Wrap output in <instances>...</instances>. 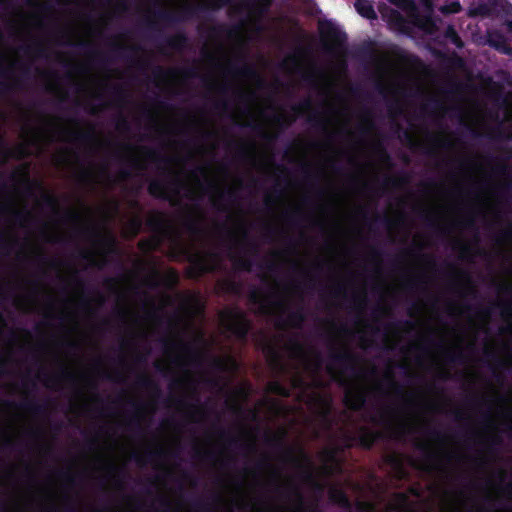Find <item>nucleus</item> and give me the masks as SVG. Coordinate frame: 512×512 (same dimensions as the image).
<instances>
[{
	"instance_id": "nucleus-1",
	"label": "nucleus",
	"mask_w": 512,
	"mask_h": 512,
	"mask_svg": "<svg viewBox=\"0 0 512 512\" xmlns=\"http://www.w3.org/2000/svg\"><path fill=\"white\" fill-rule=\"evenodd\" d=\"M265 443L275 448L276 450H279L282 452V460L286 463H290L293 466L300 468L303 470L304 478L309 481H314L313 474L310 470V467L307 465H304L299 458H297L294 454V448L291 446H287L284 440L283 435H268L265 438Z\"/></svg>"
},
{
	"instance_id": "nucleus-2",
	"label": "nucleus",
	"mask_w": 512,
	"mask_h": 512,
	"mask_svg": "<svg viewBox=\"0 0 512 512\" xmlns=\"http://www.w3.org/2000/svg\"><path fill=\"white\" fill-rule=\"evenodd\" d=\"M330 363L328 365V371L332 372L334 367H339L344 372H350L353 375H357L359 362V356L350 351L349 349H342L339 351H331L329 354Z\"/></svg>"
},
{
	"instance_id": "nucleus-3",
	"label": "nucleus",
	"mask_w": 512,
	"mask_h": 512,
	"mask_svg": "<svg viewBox=\"0 0 512 512\" xmlns=\"http://www.w3.org/2000/svg\"><path fill=\"white\" fill-rule=\"evenodd\" d=\"M218 256L215 253H196L189 256L190 269L189 274L192 278H200L208 273H213L217 269L215 263Z\"/></svg>"
},
{
	"instance_id": "nucleus-4",
	"label": "nucleus",
	"mask_w": 512,
	"mask_h": 512,
	"mask_svg": "<svg viewBox=\"0 0 512 512\" xmlns=\"http://www.w3.org/2000/svg\"><path fill=\"white\" fill-rule=\"evenodd\" d=\"M227 330L239 341L246 342L251 330V322L241 310H229L227 312Z\"/></svg>"
},
{
	"instance_id": "nucleus-5",
	"label": "nucleus",
	"mask_w": 512,
	"mask_h": 512,
	"mask_svg": "<svg viewBox=\"0 0 512 512\" xmlns=\"http://www.w3.org/2000/svg\"><path fill=\"white\" fill-rule=\"evenodd\" d=\"M163 348L166 353L180 350L187 354L190 362L195 366H200L203 361L204 354L193 344L184 342L183 340H171L165 338L162 340Z\"/></svg>"
},
{
	"instance_id": "nucleus-6",
	"label": "nucleus",
	"mask_w": 512,
	"mask_h": 512,
	"mask_svg": "<svg viewBox=\"0 0 512 512\" xmlns=\"http://www.w3.org/2000/svg\"><path fill=\"white\" fill-rule=\"evenodd\" d=\"M182 184V181L177 177L170 182L162 179H153L149 182L148 193L156 199L170 200V191L177 195Z\"/></svg>"
},
{
	"instance_id": "nucleus-7",
	"label": "nucleus",
	"mask_w": 512,
	"mask_h": 512,
	"mask_svg": "<svg viewBox=\"0 0 512 512\" xmlns=\"http://www.w3.org/2000/svg\"><path fill=\"white\" fill-rule=\"evenodd\" d=\"M319 33L323 39L331 42L327 48L331 51L343 47L347 41L346 33L328 20L319 23Z\"/></svg>"
},
{
	"instance_id": "nucleus-8",
	"label": "nucleus",
	"mask_w": 512,
	"mask_h": 512,
	"mask_svg": "<svg viewBox=\"0 0 512 512\" xmlns=\"http://www.w3.org/2000/svg\"><path fill=\"white\" fill-rule=\"evenodd\" d=\"M380 438L381 434L378 431H374L368 427H361L357 435L345 434V440L347 442L346 447H351L352 443L355 442L364 450H371Z\"/></svg>"
},
{
	"instance_id": "nucleus-9",
	"label": "nucleus",
	"mask_w": 512,
	"mask_h": 512,
	"mask_svg": "<svg viewBox=\"0 0 512 512\" xmlns=\"http://www.w3.org/2000/svg\"><path fill=\"white\" fill-rule=\"evenodd\" d=\"M176 73L181 74L184 78H196L198 77V71L196 67H185L182 69H164L161 66H156L153 69V76L156 79H165L170 75H175Z\"/></svg>"
},
{
	"instance_id": "nucleus-10",
	"label": "nucleus",
	"mask_w": 512,
	"mask_h": 512,
	"mask_svg": "<svg viewBox=\"0 0 512 512\" xmlns=\"http://www.w3.org/2000/svg\"><path fill=\"white\" fill-rule=\"evenodd\" d=\"M488 44L497 51L511 55L512 48L507 42L506 37L499 31H493L488 34Z\"/></svg>"
},
{
	"instance_id": "nucleus-11",
	"label": "nucleus",
	"mask_w": 512,
	"mask_h": 512,
	"mask_svg": "<svg viewBox=\"0 0 512 512\" xmlns=\"http://www.w3.org/2000/svg\"><path fill=\"white\" fill-rule=\"evenodd\" d=\"M12 75L11 67H4L0 65V78L7 79ZM21 88L20 79H15L13 82H7L0 79V92L2 94H8L16 89Z\"/></svg>"
},
{
	"instance_id": "nucleus-12",
	"label": "nucleus",
	"mask_w": 512,
	"mask_h": 512,
	"mask_svg": "<svg viewBox=\"0 0 512 512\" xmlns=\"http://www.w3.org/2000/svg\"><path fill=\"white\" fill-rule=\"evenodd\" d=\"M366 403V395L362 391L352 392L347 391L344 397V404L354 410H361Z\"/></svg>"
},
{
	"instance_id": "nucleus-13",
	"label": "nucleus",
	"mask_w": 512,
	"mask_h": 512,
	"mask_svg": "<svg viewBox=\"0 0 512 512\" xmlns=\"http://www.w3.org/2000/svg\"><path fill=\"white\" fill-rule=\"evenodd\" d=\"M189 39L184 32H178L175 35L164 37V46L176 51H183L188 46Z\"/></svg>"
},
{
	"instance_id": "nucleus-14",
	"label": "nucleus",
	"mask_w": 512,
	"mask_h": 512,
	"mask_svg": "<svg viewBox=\"0 0 512 512\" xmlns=\"http://www.w3.org/2000/svg\"><path fill=\"white\" fill-rule=\"evenodd\" d=\"M8 406H17L15 402H6ZM18 406L28 412H31L35 415H43L47 411V405L38 403L34 399H26L18 404Z\"/></svg>"
},
{
	"instance_id": "nucleus-15",
	"label": "nucleus",
	"mask_w": 512,
	"mask_h": 512,
	"mask_svg": "<svg viewBox=\"0 0 512 512\" xmlns=\"http://www.w3.org/2000/svg\"><path fill=\"white\" fill-rule=\"evenodd\" d=\"M136 385L139 388L150 391L157 398L162 395V391L158 383L147 374H140L136 379Z\"/></svg>"
},
{
	"instance_id": "nucleus-16",
	"label": "nucleus",
	"mask_w": 512,
	"mask_h": 512,
	"mask_svg": "<svg viewBox=\"0 0 512 512\" xmlns=\"http://www.w3.org/2000/svg\"><path fill=\"white\" fill-rule=\"evenodd\" d=\"M329 500L342 508L349 509L351 507V502L346 494V492L338 487H331L328 492Z\"/></svg>"
},
{
	"instance_id": "nucleus-17",
	"label": "nucleus",
	"mask_w": 512,
	"mask_h": 512,
	"mask_svg": "<svg viewBox=\"0 0 512 512\" xmlns=\"http://www.w3.org/2000/svg\"><path fill=\"white\" fill-rule=\"evenodd\" d=\"M227 71L229 74L234 75V76L248 77V78L257 76L256 69L248 63H244L243 65L238 66L235 63L230 62L228 65Z\"/></svg>"
},
{
	"instance_id": "nucleus-18",
	"label": "nucleus",
	"mask_w": 512,
	"mask_h": 512,
	"mask_svg": "<svg viewBox=\"0 0 512 512\" xmlns=\"http://www.w3.org/2000/svg\"><path fill=\"white\" fill-rule=\"evenodd\" d=\"M355 9L362 17L366 19L373 20L377 17L371 0H356Z\"/></svg>"
},
{
	"instance_id": "nucleus-19",
	"label": "nucleus",
	"mask_w": 512,
	"mask_h": 512,
	"mask_svg": "<svg viewBox=\"0 0 512 512\" xmlns=\"http://www.w3.org/2000/svg\"><path fill=\"white\" fill-rule=\"evenodd\" d=\"M76 45L85 50L98 65L104 67L108 63V58L102 52L92 50L88 42L80 41Z\"/></svg>"
},
{
	"instance_id": "nucleus-20",
	"label": "nucleus",
	"mask_w": 512,
	"mask_h": 512,
	"mask_svg": "<svg viewBox=\"0 0 512 512\" xmlns=\"http://www.w3.org/2000/svg\"><path fill=\"white\" fill-rule=\"evenodd\" d=\"M164 455H165V453L162 449L148 450L145 453V459H144V457H142L136 453L133 454V459L139 466H143L147 462H152V461H155V460H158V459L164 457Z\"/></svg>"
},
{
	"instance_id": "nucleus-21",
	"label": "nucleus",
	"mask_w": 512,
	"mask_h": 512,
	"mask_svg": "<svg viewBox=\"0 0 512 512\" xmlns=\"http://www.w3.org/2000/svg\"><path fill=\"white\" fill-rule=\"evenodd\" d=\"M44 375H45V384L49 388H55L56 384H58L61 379H65V380L71 381V382L75 380L74 375L66 369H63L59 375L51 376L46 373Z\"/></svg>"
},
{
	"instance_id": "nucleus-22",
	"label": "nucleus",
	"mask_w": 512,
	"mask_h": 512,
	"mask_svg": "<svg viewBox=\"0 0 512 512\" xmlns=\"http://www.w3.org/2000/svg\"><path fill=\"white\" fill-rule=\"evenodd\" d=\"M305 320L306 315L304 313L303 308L301 307L288 314L286 324L294 328H301Z\"/></svg>"
},
{
	"instance_id": "nucleus-23",
	"label": "nucleus",
	"mask_w": 512,
	"mask_h": 512,
	"mask_svg": "<svg viewBox=\"0 0 512 512\" xmlns=\"http://www.w3.org/2000/svg\"><path fill=\"white\" fill-rule=\"evenodd\" d=\"M146 225L150 230L155 232H162L166 230V220L163 215L158 212L147 220Z\"/></svg>"
},
{
	"instance_id": "nucleus-24",
	"label": "nucleus",
	"mask_w": 512,
	"mask_h": 512,
	"mask_svg": "<svg viewBox=\"0 0 512 512\" xmlns=\"http://www.w3.org/2000/svg\"><path fill=\"white\" fill-rule=\"evenodd\" d=\"M162 243V239L159 236H153L150 239H143L138 243V247L141 251L149 253L156 251Z\"/></svg>"
},
{
	"instance_id": "nucleus-25",
	"label": "nucleus",
	"mask_w": 512,
	"mask_h": 512,
	"mask_svg": "<svg viewBox=\"0 0 512 512\" xmlns=\"http://www.w3.org/2000/svg\"><path fill=\"white\" fill-rule=\"evenodd\" d=\"M132 406L135 407L136 413L133 415V417L129 420L127 423V428L129 430L135 431L137 434H140L142 432V428L140 425V414L139 412L144 408L143 404H137L135 402H131Z\"/></svg>"
},
{
	"instance_id": "nucleus-26",
	"label": "nucleus",
	"mask_w": 512,
	"mask_h": 512,
	"mask_svg": "<svg viewBox=\"0 0 512 512\" xmlns=\"http://www.w3.org/2000/svg\"><path fill=\"white\" fill-rule=\"evenodd\" d=\"M69 137L72 141L79 143H90L95 140V134L93 130L89 131H69Z\"/></svg>"
},
{
	"instance_id": "nucleus-27",
	"label": "nucleus",
	"mask_w": 512,
	"mask_h": 512,
	"mask_svg": "<svg viewBox=\"0 0 512 512\" xmlns=\"http://www.w3.org/2000/svg\"><path fill=\"white\" fill-rule=\"evenodd\" d=\"M142 150L144 151L147 159L151 162H155V163L163 162L166 164H170L173 161L172 158L162 156L157 150H155L153 148L143 147Z\"/></svg>"
},
{
	"instance_id": "nucleus-28",
	"label": "nucleus",
	"mask_w": 512,
	"mask_h": 512,
	"mask_svg": "<svg viewBox=\"0 0 512 512\" xmlns=\"http://www.w3.org/2000/svg\"><path fill=\"white\" fill-rule=\"evenodd\" d=\"M23 51L27 55L34 54L35 56L39 58H46L47 57V48L40 42H37L33 45H26L23 48Z\"/></svg>"
},
{
	"instance_id": "nucleus-29",
	"label": "nucleus",
	"mask_w": 512,
	"mask_h": 512,
	"mask_svg": "<svg viewBox=\"0 0 512 512\" xmlns=\"http://www.w3.org/2000/svg\"><path fill=\"white\" fill-rule=\"evenodd\" d=\"M268 387L269 390L277 396L287 398L291 395V390L278 380L271 381Z\"/></svg>"
},
{
	"instance_id": "nucleus-30",
	"label": "nucleus",
	"mask_w": 512,
	"mask_h": 512,
	"mask_svg": "<svg viewBox=\"0 0 512 512\" xmlns=\"http://www.w3.org/2000/svg\"><path fill=\"white\" fill-rule=\"evenodd\" d=\"M154 16L158 20L166 22V23H177V22L182 21V18L179 15H177L173 12H170V11H166V10L155 11Z\"/></svg>"
},
{
	"instance_id": "nucleus-31",
	"label": "nucleus",
	"mask_w": 512,
	"mask_h": 512,
	"mask_svg": "<svg viewBox=\"0 0 512 512\" xmlns=\"http://www.w3.org/2000/svg\"><path fill=\"white\" fill-rule=\"evenodd\" d=\"M111 49L114 53H116L119 57L121 58H125V59H130V57L128 55L125 54V52L127 51H130V52H133V53H137L139 52L142 48L140 46H131V47H126V46H123L119 43H112L111 44Z\"/></svg>"
},
{
	"instance_id": "nucleus-32",
	"label": "nucleus",
	"mask_w": 512,
	"mask_h": 512,
	"mask_svg": "<svg viewBox=\"0 0 512 512\" xmlns=\"http://www.w3.org/2000/svg\"><path fill=\"white\" fill-rule=\"evenodd\" d=\"M244 126L250 127L252 130L259 133L261 138L269 143H272V142L276 141V139H277L276 134H271V133L265 132L263 127L260 124H257L255 122H247L246 124H244Z\"/></svg>"
},
{
	"instance_id": "nucleus-33",
	"label": "nucleus",
	"mask_w": 512,
	"mask_h": 512,
	"mask_svg": "<svg viewBox=\"0 0 512 512\" xmlns=\"http://www.w3.org/2000/svg\"><path fill=\"white\" fill-rule=\"evenodd\" d=\"M308 123L311 124L314 128L320 131L327 130V121L321 116L319 112H314L311 114L308 119Z\"/></svg>"
},
{
	"instance_id": "nucleus-34",
	"label": "nucleus",
	"mask_w": 512,
	"mask_h": 512,
	"mask_svg": "<svg viewBox=\"0 0 512 512\" xmlns=\"http://www.w3.org/2000/svg\"><path fill=\"white\" fill-rule=\"evenodd\" d=\"M184 226L192 235H202L205 232L203 227L200 225V222L194 218H188L185 221Z\"/></svg>"
},
{
	"instance_id": "nucleus-35",
	"label": "nucleus",
	"mask_w": 512,
	"mask_h": 512,
	"mask_svg": "<svg viewBox=\"0 0 512 512\" xmlns=\"http://www.w3.org/2000/svg\"><path fill=\"white\" fill-rule=\"evenodd\" d=\"M446 359L448 362L453 364H463L466 362L467 357L462 351V349H458L457 351H446L445 353Z\"/></svg>"
},
{
	"instance_id": "nucleus-36",
	"label": "nucleus",
	"mask_w": 512,
	"mask_h": 512,
	"mask_svg": "<svg viewBox=\"0 0 512 512\" xmlns=\"http://www.w3.org/2000/svg\"><path fill=\"white\" fill-rule=\"evenodd\" d=\"M84 232H92L90 229L83 230ZM94 235L97 236L100 240V243L107 247L109 252L115 253L116 252V242L115 238L113 236H107V237H101L98 233H95L93 231Z\"/></svg>"
},
{
	"instance_id": "nucleus-37",
	"label": "nucleus",
	"mask_w": 512,
	"mask_h": 512,
	"mask_svg": "<svg viewBox=\"0 0 512 512\" xmlns=\"http://www.w3.org/2000/svg\"><path fill=\"white\" fill-rule=\"evenodd\" d=\"M421 217L425 220L428 227L437 230L441 234H446L448 232L446 228L440 227L437 221L427 212H423Z\"/></svg>"
},
{
	"instance_id": "nucleus-38",
	"label": "nucleus",
	"mask_w": 512,
	"mask_h": 512,
	"mask_svg": "<svg viewBox=\"0 0 512 512\" xmlns=\"http://www.w3.org/2000/svg\"><path fill=\"white\" fill-rule=\"evenodd\" d=\"M41 198L46 207L50 208L51 210H53L55 212H58V204L59 203H58V199L54 195H52L48 192H44L42 194Z\"/></svg>"
},
{
	"instance_id": "nucleus-39",
	"label": "nucleus",
	"mask_w": 512,
	"mask_h": 512,
	"mask_svg": "<svg viewBox=\"0 0 512 512\" xmlns=\"http://www.w3.org/2000/svg\"><path fill=\"white\" fill-rule=\"evenodd\" d=\"M445 37L447 39H449L456 47H458V48H462L463 47V42H462L460 36L458 35L456 30L452 26H449L446 29Z\"/></svg>"
},
{
	"instance_id": "nucleus-40",
	"label": "nucleus",
	"mask_w": 512,
	"mask_h": 512,
	"mask_svg": "<svg viewBox=\"0 0 512 512\" xmlns=\"http://www.w3.org/2000/svg\"><path fill=\"white\" fill-rule=\"evenodd\" d=\"M222 285L225 291L232 294H238L241 290V283L234 279H225Z\"/></svg>"
},
{
	"instance_id": "nucleus-41",
	"label": "nucleus",
	"mask_w": 512,
	"mask_h": 512,
	"mask_svg": "<svg viewBox=\"0 0 512 512\" xmlns=\"http://www.w3.org/2000/svg\"><path fill=\"white\" fill-rule=\"evenodd\" d=\"M11 215L13 221L20 226H24L25 222L30 218L28 211L13 210Z\"/></svg>"
},
{
	"instance_id": "nucleus-42",
	"label": "nucleus",
	"mask_w": 512,
	"mask_h": 512,
	"mask_svg": "<svg viewBox=\"0 0 512 512\" xmlns=\"http://www.w3.org/2000/svg\"><path fill=\"white\" fill-rule=\"evenodd\" d=\"M217 200L226 201L229 203H235L237 200V193L233 189H227L225 191H221L217 195Z\"/></svg>"
},
{
	"instance_id": "nucleus-43",
	"label": "nucleus",
	"mask_w": 512,
	"mask_h": 512,
	"mask_svg": "<svg viewBox=\"0 0 512 512\" xmlns=\"http://www.w3.org/2000/svg\"><path fill=\"white\" fill-rule=\"evenodd\" d=\"M211 367L215 371L224 372L227 370V360L221 357H213L211 359Z\"/></svg>"
},
{
	"instance_id": "nucleus-44",
	"label": "nucleus",
	"mask_w": 512,
	"mask_h": 512,
	"mask_svg": "<svg viewBox=\"0 0 512 512\" xmlns=\"http://www.w3.org/2000/svg\"><path fill=\"white\" fill-rule=\"evenodd\" d=\"M265 353L267 356L273 361L275 364L280 365V354L275 346L272 344H267L265 346Z\"/></svg>"
},
{
	"instance_id": "nucleus-45",
	"label": "nucleus",
	"mask_w": 512,
	"mask_h": 512,
	"mask_svg": "<svg viewBox=\"0 0 512 512\" xmlns=\"http://www.w3.org/2000/svg\"><path fill=\"white\" fill-rule=\"evenodd\" d=\"M115 127L120 132H129L130 122L128 121L127 117L121 114L116 119Z\"/></svg>"
},
{
	"instance_id": "nucleus-46",
	"label": "nucleus",
	"mask_w": 512,
	"mask_h": 512,
	"mask_svg": "<svg viewBox=\"0 0 512 512\" xmlns=\"http://www.w3.org/2000/svg\"><path fill=\"white\" fill-rule=\"evenodd\" d=\"M112 95L114 96L116 103L122 104L126 100V94L121 86L115 85L111 87Z\"/></svg>"
},
{
	"instance_id": "nucleus-47",
	"label": "nucleus",
	"mask_w": 512,
	"mask_h": 512,
	"mask_svg": "<svg viewBox=\"0 0 512 512\" xmlns=\"http://www.w3.org/2000/svg\"><path fill=\"white\" fill-rule=\"evenodd\" d=\"M312 109V102L310 99H305L297 105L292 107V110L298 115Z\"/></svg>"
},
{
	"instance_id": "nucleus-48",
	"label": "nucleus",
	"mask_w": 512,
	"mask_h": 512,
	"mask_svg": "<svg viewBox=\"0 0 512 512\" xmlns=\"http://www.w3.org/2000/svg\"><path fill=\"white\" fill-rule=\"evenodd\" d=\"M235 265L239 270L250 272L253 266L251 259L238 258L235 260Z\"/></svg>"
},
{
	"instance_id": "nucleus-49",
	"label": "nucleus",
	"mask_w": 512,
	"mask_h": 512,
	"mask_svg": "<svg viewBox=\"0 0 512 512\" xmlns=\"http://www.w3.org/2000/svg\"><path fill=\"white\" fill-rule=\"evenodd\" d=\"M386 462L391 465L394 469L404 473L403 464L401 459L396 455H389L386 457Z\"/></svg>"
},
{
	"instance_id": "nucleus-50",
	"label": "nucleus",
	"mask_w": 512,
	"mask_h": 512,
	"mask_svg": "<svg viewBox=\"0 0 512 512\" xmlns=\"http://www.w3.org/2000/svg\"><path fill=\"white\" fill-rule=\"evenodd\" d=\"M219 436L221 439L227 440L229 446H238L239 444V440L236 437L231 436L229 431L225 429H219Z\"/></svg>"
},
{
	"instance_id": "nucleus-51",
	"label": "nucleus",
	"mask_w": 512,
	"mask_h": 512,
	"mask_svg": "<svg viewBox=\"0 0 512 512\" xmlns=\"http://www.w3.org/2000/svg\"><path fill=\"white\" fill-rule=\"evenodd\" d=\"M375 148H376V151H377L378 156L381 159V161L390 164L391 157H390L389 153L387 152L386 148L381 143H377Z\"/></svg>"
},
{
	"instance_id": "nucleus-52",
	"label": "nucleus",
	"mask_w": 512,
	"mask_h": 512,
	"mask_svg": "<svg viewBox=\"0 0 512 512\" xmlns=\"http://www.w3.org/2000/svg\"><path fill=\"white\" fill-rule=\"evenodd\" d=\"M159 277H160L159 272L156 269H154L153 272L151 273V275L146 278L147 286L152 289L157 288L159 286V281H158Z\"/></svg>"
},
{
	"instance_id": "nucleus-53",
	"label": "nucleus",
	"mask_w": 512,
	"mask_h": 512,
	"mask_svg": "<svg viewBox=\"0 0 512 512\" xmlns=\"http://www.w3.org/2000/svg\"><path fill=\"white\" fill-rule=\"evenodd\" d=\"M285 218L293 226H298L300 220V211L295 210L293 212L286 213Z\"/></svg>"
},
{
	"instance_id": "nucleus-54",
	"label": "nucleus",
	"mask_w": 512,
	"mask_h": 512,
	"mask_svg": "<svg viewBox=\"0 0 512 512\" xmlns=\"http://www.w3.org/2000/svg\"><path fill=\"white\" fill-rule=\"evenodd\" d=\"M323 456H324L326 462H329V463L337 462V452L334 449L324 450Z\"/></svg>"
},
{
	"instance_id": "nucleus-55",
	"label": "nucleus",
	"mask_w": 512,
	"mask_h": 512,
	"mask_svg": "<svg viewBox=\"0 0 512 512\" xmlns=\"http://www.w3.org/2000/svg\"><path fill=\"white\" fill-rule=\"evenodd\" d=\"M426 432H427V435L433 440L442 441L444 439L443 433L436 428H429V429H427Z\"/></svg>"
},
{
	"instance_id": "nucleus-56",
	"label": "nucleus",
	"mask_w": 512,
	"mask_h": 512,
	"mask_svg": "<svg viewBox=\"0 0 512 512\" xmlns=\"http://www.w3.org/2000/svg\"><path fill=\"white\" fill-rule=\"evenodd\" d=\"M274 121L281 127V128H284V127H287L288 125H291L294 121H295V118H290L289 120H287L284 116L282 115H276L274 116Z\"/></svg>"
},
{
	"instance_id": "nucleus-57",
	"label": "nucleus",
	"mask_w": 512,
	"mask_h": 512,
	"mask_svg": "<svg viewBox=\"0 0 512 512\" xmlns=\"http://www.w3.org/2000/svg\"><path fill=\"white\" fill-rule=\"evenodd\" d=\"M281 194H282L281 190L274 189L273 194L266 196V198L264 200L265 205L271 206L275 202L276 199H279Z\"/></svg>"
},
{
	"instance_id": "nucleus-58",
	"label": "nucleus",
	"mask_w": 512,
	"mask_h": 512,
	"mask_svg": "<svg viewBox=\"0 0 512 512\" xmlns=\"http://www.w3.org/2000/svg\"><path fill=\"white\" fill-rule=\"evenodd\" d=\"M290 492L296 496L298 503H299V508L303 509L304 508V500H303V496H302L300 490L298 489V487H296L294 485L290 486Z\"/></svg>"
},
{
	"instance_id": "nucleus-59",
	"label": "nucleus",
	"mask_w": 512,
	"mask_h": 512,
	"mask_svg": "<svg viewBox=\"0 0 512 512\" xmlns=\"http://www.w3.org/2000/svg\"><path fill=\"white\" fill-rule=\"evenodd\" d=\"M250 156V152L246 146L241 145L237 149V158L241 161L247 160Z\"/></svg>"
},
{
	"instance_id": "nucleus-60",
	"label": "nucleus",
	"mask_w": 512,
	"mask_h": 512,
	"mask_svg": "<svg viewBox=\"0 0 512 512\" xmlns=\"http://www.w3.org/2000/svg\"><path fill=\"white\" fill-rule=\"evenodd\" d=\"M375 221L376 222H380L381 224H383L387 229H391L395 222L392 221L389 217L387 216H383V217H380V216H376L375 218Z\"/></svg>"
},
{
	"instance_id": "nucleus-61",
	"label": "nucleus",
	"mask_w": 512,
	"mask_h": 512,
	"mask_svg": "<svg viewBox=\"0 0 512 512\" xmlns=\"http://www.w3.org/2000/svg\"><path fill=\"white\" fill-rule=\"evenodd\" d=\"M390 385L393 388L394 392L398 396H402L404 394L403 386L399 383L395 382L391 376H389Z\"/></svg>"
},
{
	"instance_id": "nucleus-62",
	"label": "nucleus",
	"mask_w": 512,
	"mask_h": 512,
	"mask_svg": "<svg viewBox=\"0 0 512 512\" xmlns=\"http://www.w3.org/2000/svg\"><path fill=\"white\" fill-rule=\"evenodd\" d=\"M130 225L134 231V234H138L142 227V220L139 217H135L130 221Z\"/></svg>"
},
{
	"instance_id": "nucleus-63",
	"label": "nucleus",
	"mask_w": 512,
	"mask_h": 512,
	"mask_svg": "<svg viewBox=\"0 0 512 512\" xmlns=\"http://www.w3.org/2000/svg\"><path fill=\"white\" fill-rule=\"evenodd\" d=\"M459 252H460V257L462 259H466L467 256L471 253V248L469 245L461 243V244H459Z\"/></svg>"
},
{
	"instance_id": "nucleus-64",
	"label": "nucleus",
	"mask_w": 512,
	"mask_h": 512,
	"mask_svg": "<svg viewBox=\"0 0 512 512\" xmlns=\"http://www.w3.org/2000/svg\"><path fill=\"white\" fill-rule=\"evenodd\" d=\"M259 267L270 272H276L278 270V265L274 261H267L264 264H260Z\"/></svg>"
}]
</instances>
